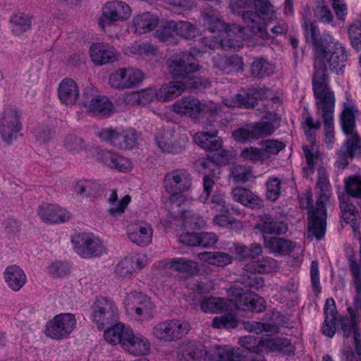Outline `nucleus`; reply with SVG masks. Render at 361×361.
I'll use <instances>...</instances> for the list:
<instances>
[{"label":"nucleus","mask_w":361,"mask_h":361,"mask_svg":"<svg viewBox=\"0 0 361 361\" xmlns=\"http://www.w3.org/2000/svg\"><path fill=\"white\" fill-rule=\"evenodd\" d=\"M305 34L310 39L314 51V68L312 85L314 96L318 104L335 103L334 94L328 87L327 61L331 71L336 74L343 71L347 54L343 45L327 33L320 35L319 30L314 23H305Z\"/></svg>","instance_id":"1"},{"label":"nucleus","mask_w":361,"mask_h":361,"mask_svg":"<svg viewBox=\"0 0 361 361\" xmlns=\"http://www.w3.org/2000/svg\"><path fill=\"white\" fill-rule=\"evenodd\" d=\"M253 5L256 11H243L238 13V16L254 35L263 39H268L264 19L276 18L273 6L269 0H254Z\"/></svg>","instance_id":"2"},{"label":"nucleus","mask_w":361,"mask_h":361,"mask_svg":"<svg viewBox=\"0 0 361 361\" xmlns=\"http://www.w3.org/2000/svg\"><path fill=\"white\" fill-rule=\"evenodd\" d=\"M317 184L322 192L317 200L316 207L308 218L307 238L315 237L317 240H321L324 235L326 226V212L324 204L329 200L328 195L325 193L329 188L327 178L325 176H319Z\"/></svg>","instance_id":"3"},{"label":"nucleus","mask_w":361,"mask_h":361,"mask_svg":"<svg viewBox=\"0 0 361 361\" xmlns=\"http://www.w3.org/2000/svg\"><path fill=\"white\" fill-rule=\"evenodd\" d=\"M190 329V324L186 321L170 319L157 324L152 334L160 341L173 342L181 339Z\"/></svg>","instance_id":"4"},{"label":"nucleus","mask_w":361,"mask_h":361,"mask_svg":"<svg viewBox=\"0 0 361 361\" xmlns=\"http://www.w3.org/2000/svg\"><path fill=\"white\" fill-rule=\"evenodd\" d=\"M97 135L102 141L121 149L133 148L138 140V134L132 128L123 130L111 128H104L98 132Z\"/></svg>","instance_id":"5"},{"label":"nucleus","mask_w":361,"mask_h":361,"mask_svg":"<svg viewBox=\"0 0 361 361\" xmlns=\"http://www.w3.org/2000/svg\"><path fill=\"white\" fill-rule=\"evenodd\" d=\"M192 178L190 174L184 169L172 171L167 173L164 179L166 190L171 193V202L178 206V197L180 192L188 190L191 186Z\"/></svg>","instance_id":"6"},{"label":"nucleus","mask_w":361,"mask_h":361,"mask_svg":"<svg viewBox=\"0 0 361 361\" xmlns=\"http://www.w3.org/2000/svg\"><path fill=\"white\" fill-rule=\"evenodd\" d=\"M172 107L173 111L178 114L190 118H197L202 113L213 114L216 110L212 102L202 103L194 96L182 97L176 101Z\"/></svg>","instance_id":"7"},{"label":"nucleus","mask_w":361,"mask_h":361,"mask_svg":"<svg viewBox=\"0 0 361 361\" xmlns=\"http://www.w3.org/2000/svg\"><path fill=\"white\" fill-rule=\"evenodd\" d=\"M131 16L130 7L122 1H110L102 7V16L99 25L102 29L118 21H125Z\"/></svg>","instance_id":"8"},{"label":"nucleus","mask_w":361,"mask_h":361,"mask_svg":"<svg viewBox=\"0 0 361 361\" xmlns=\"http://www.w3.org/2000/svg\"><path fill=\"white\" fill-rule=\"evenodd\" d=\"M117 316V307L113 300L108 298H97L92 306V319L99 329L116 320Z\"/></svg>","instance_id":"9"},{"label":"nucleus","mask_w":361,"mask_h":361,"mask_svg":"<svg viewBox=\"0 0 361 361\" xmlns=\"http://www.w3.org/2000/svg\"><path fill=\"white\" fill-rule=\"evenodd\" d=\"M166 64L169 72L174 78H185L196 72L200 66L197 59L189 52L168 59Z\"/></svg>","instance_id":"10"},{"label":"nucleus","mask_w":361,"mask_h":361,"mask_svg":"<svg viewBox=\"0 0 361 361\" xmlns=\"http://www.w3.org/2000/svg\"><path fill=\"white\" fill-rule=\"evenodd\" d=\"M22 128L20 114L14 108H6L0 115V135L3 140L10 144L17 138Z\"/></svg>","instance_id":"11"},{"label":"nucleus","mask_w":361,"mask_h":361,"mask_svg":"<svg viewBox=\"0 0 361 361\" xmlns=\"http://www.w3.org/2000/svg\"><path fill=\"white\" fill-rule=\"evenodd\" d=\"M75 324L76 319L74 314H60L47 323L46 334L53 339H62L74 330Z\"/></svg>","instance_id":"12"},{"label":"nucleus","mask_w":361,"mask_h":361,"mask_svg":"<svg viewBox=\"0 0 361 361\" xmlns=\"http://www.w3.org/2000/svg\"><path fill=\"white\" fill-rule=\"evenodd\" d=\"M82 104L88 111L99 116H107L113 112V104L105 96L97 94L94 88L86 89L82 94Z\"/></svg>","instance_id":"13"},{"label":"nucleus","mask_w":361,"mask_h":361,"mask_svg":"<svg viewBox=\"0 0 361 361\" xmlns=\"http://www.w3.org/2000/svg\"><path fill=\"white\" fill-rule=\"evenodd\" d=\"M305 125L308 128V130H305V133L310 142V145H303L302 149L308 167L307 169L305 168L304 170L307 173L308 171L310 173L313 172L315 165L322 158V154L315 142L316 139L312 133V130H318L321 127V123L319 121L314 122L312 117L307 116L305 118Z\"/></svg>","instance_id":"14"},{"label":"nucleus","mask_w":361,"mask_h":361,"mask_svg":"<svg viewBox=\"0 0 361 361\" xmlns=\"http://www.w3.org/2000/svg\"><path fill=\"white\" fill-rule=\"evenodd\" d=\"M124 304L129 313L136 314L137 319L145 320L152 317L153 305L150 298L145 295L132 292L126 298Z\"/></svg>","instance_id":"15"},{"label":"nucleus","mask_w":361,"mask_h":361,"mask_svg":"<svg viewBox=\"0 0 361 361\" xmlns=\"http://www.w3.org/2000/svg\"><path fill=\"white\" fill-rule=\"evenodd\" d=\"M72 242L76 252L84 258L101 256L105 252L101 240L91 234H80Z\"/></svg>","instance_id":"16"},{"label":"nucleus","mask_w":361,"mask_h":361,"mask_svg":"<svg viewBox=\"0 0 361 361\" xmlns=\"http://www.w3.org/2000/svg\"><path fill=\"white\" fill-rule=\"evenodd\" d=\"M144 78L143 73L133 68H119L109 76V84L113 88L126 90L140 82Z\"/></svg>","instance_id":"17"},{"label":"nucleus","mask_w":361,"mask_h":361,"mask_svg":"<svg viewBox=\"0 0 361 361\" xmlns=\"http://www.w3.org/2000/svg\"><path fill=\"white\" fill-rule=\"evenodd\" d=\"M209 353L201 343L188 341L180 344L177 357L179 361H203Z\"/></svg>","instance_id":"18"},{"label":"nucleus","mask_w":361,"mask_h":361,"mask_svg":"<svg viewBox=\"0 0 361 361\" xmlns=\"http://www.w3.org/2000/svg\"><path fill=\"white\" fill-rule=\"evenodd\" d=\"M74 192L82 197L94 201L100 197L104 193L103 186L92 179H80L73 185Z\"/></svg>","instance_id":"19"},{"label":"nucleus","mask_w":361,"mask_h":361,"mask_svg":"<svg viewBox=\"0 0 361 361\" xmlns=\"http://www.w3.org/2000/svg\"><path fill=\"white\" fill-rule=\"evenodd\" d=\"M90 56L96 65H104L118 60V52L113 46L105 43H94Z\"/></svg>","instance_id":"20"},{"label":"nucleus","mask_w":361,"mask_h":361,"mask_svg":"<svg viewBox=\"0 0 361 361\" xmlns=\"http://www.w3.org/2000/svg\"><path fill=\"white\" fill-rule=\"evenodd\" d=\"M348 135L350 137L338 152L337 163L342 168L348 165V158L353 159L355 155L361 153V138L357 133L354 132Z\"/></svg>","instance_id":"21"},{"label":"nucleus","mask_w":361,"mask_h":361,"mask_svg":"<svg viewBox=\"0 0 361 361\" xmlns=\"http://www.w3.org/2000/svg\"><path fill=\"white\" fill-rule=\"evenodd\" d=\"M128 236L132 243L145 247L152 243L153 229L145 222L135 224L128 228Z\"/></svg>","instance_id":"22"},{"label":"nucleus","mask_w":361,"mask_h":361,"mask_svg":"<svg viewBox=\"0 0 361 361\" xmlns=\"http://www.w3.org/2000/svg\"><path fill=\"white\" fill-rule=\"evenodd\" d=\"M195 142L207 151H217L218 154L224 157L226 152L223 149V140L217 136V133L198 132L194 135Z\"/></svg>","instance_id":"23"},{"label":"nucleus","mask_w":361,"mask_h":361,"mask_svg":"<svg viewBox=\"0 0 361 361\" xmlns=\"http://www.w3.org/2000/svg\"><path fill=\"white\" fill-rule=\"evenodd\" d=\"M155 140L157 147L164 153L178 154L183 149V146L177 140L171 130L159 131L156 135Z\"/></svg>","instance_id":"24"},{"label":"nucleus","mask_w":361,"mask_h":361,"mask_svg":"<svg viewBox=\"0 0 361 361\" xmlns=\"http://www.w3.org/2000/svg\"><path fill=\"white\" fill-rule=\"evenodd\" d=\"M58 94L62 104L73 106L79 97L78 85L73 79L65 78L59 84Z\"/></svg>","instance_id":"25"},{"label":"nucleus","mask_w":361,"mask_h":361,"mask_svg":"<svg viewBox=\"0 0 361 361\" xmlns=\"http://www.w3.org/2000/svg\"><path fill=\"white\" fill-rule=\"evenodd\" d=\"M98 160L108 167L121 172H128L133 169V164L128 158L111 152L99 154Z\"/></svg>","instance_id":"26"},{"label":"nucleus","mask_w":361,"mask_h":361,"mask_svg":"<svg viewBox=\"0 0 361 361\" xmlns=\"http://www.w3.org/2000/svg\"><path fill=\"white\" fill-rule=\"evenodd\" d=\"M39 214L44 221L52 224L63 223L71 218L70 212L55 204L40 207Z\"/></svg>","instance_id":"27"},{"label":"nucleus","mask_w":361,"mask_h":361,"mask_svg":"<svg viewBox=\"0 0 361 361\" xmlns=\"http://www.w3.org/2000/svg\"><path fill=\"white\" fill-rule=\"evenodd\" d=\"M213 63L217 69L228 74L242 71L244 66L243 58L237 55H218L214 58Z\"/></svg>","instance_id":"28"},{"label":"nucleus","mask_w":361,"mask_h":361,"mask_svg":"<svg viewBox=\"0 0 361 361\" xmlns=\"http://www.w3.org/2000/svg\"><path fill=\"white\" fill-rule=\"evenodd\" d=\"M202 24L211 32H221L225 27V22L219 11L210 6H206L201 12Z\"/></svg>","instance_id":"29"},{"label":"nucleus","mask_w":361,"mask_h":361,"mask_svg":"<svg viewBox=\"0 0 361 361\" xmlns=\"http://www.w3.org/2000/svg\"><path fill=\"white\" fill-rule=\"evenodd\" d=\"M222 32L226 35L228 38L227 42L216 43L214 45H209L210 49H215L218 47H229L231 48L236 49L243 46L242 41L244 37L243 28L236 24L226 25L223 29Z\"/></svg>","instance_id":"30"},{"label":"nucleus","mask_w":361,"mask_h":361,"mask_svg":"<svg viewBox=\"0 0 361 361\" xmlns=\"http://www.w3.org/2000/svg\"><path fill=\"white\" fill-rule=\"evenodd\" d=\"M255 229L259 231L262 234L281 235L288 230V226L283 221H275L270 215L264 214L260 221L255 224Z\"/></svg>","instance_id":"31"},{"label":"nucleus","mask_w":361,"mask_h":361,"mask_svg":"<svg viewBox=\"0 0 361 361\" xmlns=\"http://www.w3.org/2000/svg\"><path fill=\"white\" fill-rule=\"evenodd\" d=\"M145 257L139 258L125 257L116 266V274L119 277L126 278L133 275L146 265Z\"/></svg>","instance_id":"32"},{"label":"nucleus","mask_w":361,"mask_h":361,"mask_svg":"<svg viewBox=\"0 0 361 361\" xmlns=\"http://www.w3.org/2000/svg\"><path fill=\"white\" fill-rule=\"evenodd\" d=\"M186 89V85L181 81H171L161 85L155 90L156 98L161 102H167L180 95Z\"/></svg>","instance_id":"33"},{"label":"nucleus","mask_w":361,"mask_h":361,"mask_svg":"<svg viewBox=\"0 0 361 361\" xmlns=\"http://www.w3.org/2000/svg\"><path fill=\"white\" fill-rule=\"evenodd\" d=\"M328 104H318L317 106L318 111L321 113V116L324 120V134L326 137V142L328 144L333 143L334 137V126H333V114L334 111L335 103L327 102Z\"/></svg>","instance_id":"34"},{"label":"nucleus","mask_w":361,"mask_h":361,"mask_svg":"<svg viewBox=\"0 0 361 361\" xmlns=\"http://www.w3.org/2000/svg\"><path fill=\"white\" fill-rule=\"evenodd\" d=\"M252 125L256 140L271 135L280 125V118L276 114L269 115L267 121L256 122Z\"/></svg>","instance_id":"35"},{"label":"nucleus","mask_w":361,"mask_h":361,"mask_svg":"<svg viewBox=\"0 0 361 361\" xmlns=\"http://www.w3.org/2000/svg\"><path fill=\"white\" fill-rule=\"evenodd\" d=\"M350 317H340L336 318V325L338 332H341L343 337L348 338L353 333L355 335V330L359 331L356 320V312L352 307L348 308Z\"/></svg>","instance_id":"36"},{"label":"nucleus","mask_w":361,"mask_h":361,"mask_svg":"<svg viewBox=\"0 0 361 361\" xmlns=\"http://www.w3.org/2000/svg\"><path fill=\"white\" fill-rule=\"evenodd\" d=\"M4 279L8 286L14 291L19 290L26 282V276L17 265L8 266L4 271Z\"/></svg>","instance_id":"37"},{"label":"nucleus","mask_w":361,"mask_h":361,"mask_svg":"<svg viewBox=\"0 0 361 361\" xmlns=\"http://www.w3.org/2000/svg\"><path fill=\"white\" fill-rule=\"evenodd\" d=\"M233 200L251 208L258 207L262 200L252 191L242 187H236L231 191Z\"/></svg>","instance_id":"38"},{"label":"nucleus","mask_w":361,"mask_h":361,"mask_svg":"<svg viewBox=\"0 0 361 361\" xmlns=\"http://www.w3.org/2000/svg\"><path fill=\"white\" fill-rule=\"evenodd\" d=\"M123 348L130 354L144 355L149 352L150 343L146 338L135 336L133 333L130 339L126 343H124Z\"/></svg>","instance_id":"39"},{"label":"nucleus","mask_w":361,"mask_h":361,"mask_svg":"<svg viewBox=\"0 0 361 361\" xmlns=\"http://www.w3.org/2000/svg\"><path fill=\"white\" fill-rule=\"evenodd\" d=\"M233 256L224 252H204L197 255L201 262L216 267H225L232 263Z\"/></svg>","instance_id":"40"},{"label":"nucleus","mask_w":361,"mask_h":361,"mask_svg":"<svg viewBox=\"0 0 361 361\" xmlns=\"http://www.w3.org/2000/svg\"><path fill=\"white\" fill-rule=\"evenodd\" d=\"M243 355L228 347L216 346L209 353L212 361H243Z\"/></svg>","instance_id":"41"},{"label":"nucleus","mask_w":361,"mask_h":361,"mask_svg":"<svg viewBox=\"0 0 361 361\" xmlns=\"http://www.w3.org/2000/svg\"><path fill=\"white\" fill-rule=\"evenodd\" d=\"M158 23L157 18L150 13L136 16L133 20L135 32L143 34L153 30Z\"/></svg>","instance_id":"42"},{"label":"nucleus","mask_w":361,"mask_h":361,"mask_svg":"<svg viewBox=\"0 0 361 361\" xmlns=\"http://www.w3.org/2000/svg\"><path fill=\"white\" fill-rule=\"evenodd\" d=\"M264 348L271 351H279L287 355H293L295 351V346L286 338H276L266 339L264 342Z\"/></svg>","instance_id":"43"},{"label":"nucleus","mask_w":361,"mask_h":361,"mask_svg":"<svg viewBox=\"0 0 361 361\" xmlns=\"http://www.w3.org/2000/svg\"><path fill=\"white\" fill-rule=\"evenodd\" d=\"M156 97L155 90L147 88L137 92H132L127 94L126 99L132 105L145 106Z\"/></svg>","instance_id":"44"},{"label":"nucleus","mask_w":361,"mask_h":361,"mask_svg":"<svg viewBox=\"0 0 361 361\" xmlns=\"http://www.w3.org/2000/svg\"><path fill=\"white\" fill-rule=\"evenodd\" d=\"M171 27H173L177 35L184 39H191L199 35L198 28L188 21H171Z\"/></svg>","instance_id":"45"},{"label":"nucleus","mask_w":361,"mask_h":361,"mask_svg":"<svg viewBox=\"0 0 361 361\" xmlns=\"http://www.w3.org/2000/svg\"><path fill=\"white\" fill-rule=\"evenodd\" d=\"M265 245L274 253L288 255L295 247V243L283 238H271L265 242Z\"/></svg>","instance_id":"46"},{"label":"nucleus","mask_w":361,"mask_h":361,"mask_svg":"<svg viewBox=\"0 0 361 361\" xmlns=\"http://www.w3.org/2000/svg\"><path fill=\"white\" fill-rule=\"evenodd\" d=\"M10 22L12 24V30L16 35H20L30 27L31 18L23 12H17L11 18Z\"/></svg>","instance_id":"47"},{"label":"nucleus","mask_w":361,"mask_h":361,"mask_svg":"<svg viewBox=\"0 0 361 361\" xmlns=\"http://www.w3.org/2000/svg\"><path fill=\"white\" fill-rule=\"evenodd\" d=\"M250 72L254 77L262 78L271 75L274 72V66L267 60L259 59L252 63Z\"/></svg>","instance_id":"48"},{"label":"nucleus","mask_w":361,"mask_h":361,"mask_svg":"<svg viewBox=\"0 0 361 361\" xmlns=\"http://www.w3.org/2000/svg\"><path fill=\"white\" fill-rule=\"evenodd\" d=\"M230 178L235 183H244L252 178L250 167L243 165H234L230 169Z\"/></svg>","instance_id":"49"},{"label":"nucleus","mask_w":361,"mask_h":361,"mask_svg":"<svg viewBox=\"0 0 361 361\" xmlns=\"http://www.w3.org/2000/svg\"><path fill=\"white\" fill-rule=\"evenodd\" d=\"M226 302L221 298H204L200 303L201 310L206 313H218L224 309Z\"/></svg>","instance_id":"50"},{"label":"nucleus","mask_w":361,"mask_h":361,"mask_svg":"<svg viewBox=\"0 0 361 361\" xmlns=\"http://www.w3.org/2000/svg\"><path fill=\"white\" fill-rule=\"evenodd\" d=\"M171 269L182 273L192 274L197 270V264L195 262L178 258L172 259L169 264Z\"/></svg>","instance_id":"51"},{"label":"nucleus","mask_w":361,"mask_h":361,"mask_svg":"<svg viewBox=\"0 0 361 361\" xmlns=\"http://www.w3.org/2000/svg\"><path fill=\"white\" fill-rule=\"evenodd\" d=\"M264 340L257 339L253 336H245L240 339V345L250 353H261L264 349Z\"/></svg>","instance_id":"52"},{"label":"nucleus","mask_w":361,"mask_h":361,"mask_svg":"<svg viewBox=\"0 0 361 361\" xmlns=\"http://www.w3.org/2000/svg\"><path fill=\"white\" fill-rule=\"evenodd\" d=\"M259 145L262 146L261 149H262L265 153L266 160L268 159L271 155L277 154L286 147V145L283 142L276 140H262L259 142Z\"/></svg>","instance_id":"53"},{"label":"nucleus","mask_w":361,"mask_h":361,"mask_svg":"<svg viewBox=\"0 0 361 361\" xmlns=\"http://www.w3.org/2000/svg\"><path fill=\"white\" fill-rule=\"evenodd\" d=\"M352 47L357 51L361 50V20H355L348 28Z\"/></svg>","instance_id":"54"},{"label":"nucleus","mask_w":361,"mask_h":361,"mask_svg":"<svg viewBox=\"0 0 361 361\" xmlns=\"http://www.w3.org/2000/svg\"><path fill=\"white\" fill-rule=\"evenodd\" d=\"M347 259L348 269L353 279L361 278V260L358 259L352 249H348Z\"/></svg>","instance_id":"55"},{"label":"nucleus","mask_w":361,"mask_h":361,"mask_svg":"<svg viewBox=\"0 0 361 361\" xmlns=\"http://www.w3.org/2000/svg\"><path fill=\"white\" fill-rule=\"evenodd\" d=\"M261 148L247 147L243 148L240 152V157L245 160L252 161H264L266 156Z\"/></svg>","instance_id":"56"},{"label":"nucleus","mask_w":361,"mask_h":361,"mask_svg":"<svg viewBox=\"0 0 361 361\" xmlns=\"http://www.w3.org/2000/svg\"><path fill=\"white\" fill-rule=\"evenodd\" d=\"M238 105L245 109L254 108L257 104V97L250 93V89L244 91L243 94L235 95Z\"/></svg>","instance_id":"57"},{"label":"nucleus","mask_w":361,"mask_h":361,"mask_svg":"<svg viewBox=\"0 0 361 361\" xmlns=\"http://www.w3.org/2000/svg\"><path fill=\"white\" fill-rule=\"evenodd\" d=\"M253 274L243 273L240 276L239 281L247 287L255 289H260L264 287V279L262 277Z\"/></svg>","instance_id":"58"},{"label":"nucleus","mask_w":361,"mask_h":361,"mask_svg":"<svg viewBox=\"0 0 361 361\" xmlns=\"http://www.w3.org/2000/svg\"><path fill=\"white\" fill-rule=\"evenodd\" d=\"M340 208L342 212L343 219L346 223L353 222L356 219V213L357 212L355 207L345 200V197L341 199Z\"/></svg>","instance_id":"59"},{"label":"nucleus","mask_w":361,"mask_h":361,"mask_svg":"<svg viewBox=\"0 0 361 361\" xmlns=\"http://www.w3.org/2000/svg\"><path fill=\"white\" fill-rule=\"evenodd\" d=\"M342 128L345 134L354 133L355 118L353 111L345 109L342 114Z\"/></svg>","instance_id":"60"},{"label":"nucleus","mask_w":361,"mask_h":361,"mask_svg":"<svg viewBox=\"0 0 361 361\" xmlns=\"http://www.w3.org/2000/svg\"><path fill=\"white\" fill-rule=\"evenodd\" d=\"M232 135L235 140L243 143L256 140L255 138L252 125L249 126L248 128H238L234 130Z\"/></svg>","instance_id":"61"},{"label":"nucleus","mask_w":361,"mask_h":361,"mask_svg":"<svg viewBox=\"0 0 361 361\" xmlns=\"http://www.w3.org/2000/svg\"><path fill=\"white\" fill-rule=\"evenodd\" d=\"M281 192V181L273 178L267 183V197L269 200L274 201L278 199Z\"/></svg>","instance_id":"62"},{"label":"nucleus","mask_w":361,"mask_h":361,"mask_svg":"<svg viewBox=\"0 0 361 361\" xmlns=\"http://www.w3.org/2000/svg\"><path fill=\"white\" fill-rule=\"evenodd\" d=\"M237 321L235 317L231 314L224 315L221 317H215L213 319L212 326L214 328H220L224 326L225 328L233 329L236 326Z\"/></svg>","instance_id":"63"},{"label":"nucleus","mask_w":361,"mask_h":361,"mask_svg":"<svg viewBox=\"0 0 361 361\" xmlns=\"http://www.w3.org/2000/svg\"><path fill=\"white\" fill-rule=\"evenodd\" d=\"M345 190L352 197L361 196V179L357 177L350 178L345 183Z\"/></svg>","instance_id":"64"}]
</instances>
